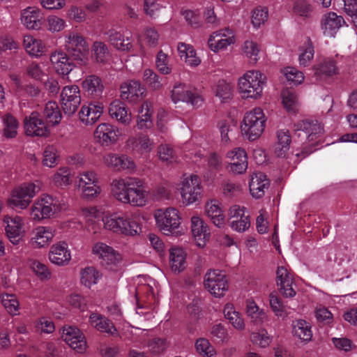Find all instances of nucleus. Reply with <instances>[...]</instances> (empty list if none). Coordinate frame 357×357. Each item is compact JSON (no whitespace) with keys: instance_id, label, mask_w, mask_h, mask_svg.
Here are the masks:
<instances>
[{"instance_id":"1","label":"nucleus","mask_w":357,"mask_h":357,"mask_svg":"<svg viewBox=\"0 0 357 357\" xmlns=\"http://www.w3.org/2000/svg\"><path fill=\"white\" fill-rule=\"evenodd\" d=\"M105 229L116 234L134 236L141 231V227L134 219L126 214L113 213L102 218Z\"/></svg>"},{"instance_id":"2","label":"nucleus","mask_w":357,"mask_h":357,"mask_svg":"<svg viewBox=\"0 0 357 357\" xmlns=\"http://www.w3.org/2000/svg\"><path fill=\"white\" fill-rule=\"evenodd\" d=\"M266 76L258 70H248L238 79L239 93L243 98L257 99L262 95Z\"/></svg>"},{"instance_id":"3","label":"nucleus","mask_w":357,"mask_h":357,"mask_svg":"<svg viewBox=\"0 0 357 357\" xmlns=\"http://www.w3.org/2000/svg\"><path fill=\"white\" fill-rule=\"evenodd\" d=\"M266 119L261 108L257 107L245 113L241 130L250 141L259 138L266 126Z\"/></svg>"},{"instance_id":"4","label":"nucleus","mask_w":357,"mask_h":357,"mask_svg":"<svg viewBox=\"0 0 357 357\" xmlns=\"http://www.w3.org/2000/svg\"><path fill=\"white\" fill-rule=\"evenodd\" d=\"M65 47L78 64L83 65L86 63L89 46L83 36L77 33H69L66 36Z\"/></svg>"},{"instance_id":"5","label":"nucleus","mask_w":357,"mask_h":357,"mask_svg":"<svg viewBox=\"0 0 357 357\" xmlns=\"http://www.w3.org/2000/svg\"><path fill=\"white\" fill-rule=\"evenodd\" d=\"M61 209L59 201L50 195L37 200L31 207V215L33 220L49 218Z\"/></svg>"},{"instance_id":"6","label":"nucleus","mask_w":357,"mask_h":357,"mask_svg":"<svg viewBox=\"0 0 357 357\" xmlns=\"http://www.w3.org/2000/svg\"><path fill=\"white\" fill-rule=\"evenodd\" d=\"M182 202L185 205H190L201 197V181L195 174L184 175L180 188Z\"/></svg>"},{"instance_id":"7","label":"nucleus","mask_w":357,"mask_h":357,"mask_svg":"<svg viewBox=\"0 0 357 357\" xmlns=\"http://www.w3.org/2000/svg\"><path fill=\"white\" fill-rule=\"evenodd\" d=\"M204 287L216 297H221L228 290L226 275L220 270H209L204 276Z\"/></svg>"},{"instance_id":"8","label":"nucleus","mask_w":357,"mask_h":357,"mask_svg":"<svg viewBox=\"0 0 357 357\" xmlns=\"http://www.w3.org/2000/svg\"><path fill=\"white\" fill-rule=\"evenodd\" d=\"M171 98L174 103L178 102H187L195 108L201 107L204 102V99L201 95L195 91H192L183 84L174 85L172 90Z\"/></svg>"},{"instance_id":"9","label":"nucleus","mask_w":357,"mask_h":357,"mask_svg":"<svg viewBox=\"0 0 357 357\" xmlns=\"http://www.w3.org/2000/svg\"><path fill=\"white\" fill-rule=\"evenodd\" d=\"M40 189L39 185L33 183H24L13 190L10 199V204L14 206L24 208Z\"/></svg>"},{"instance_id":"10","label":"nucleus","mask_w":357,"mask_h":357,"mask_svg":"<svg viewBox=\"0 0 357 357\" xmlns=\"http://www.w3.org/2000/svg\"><path fill=\"white\" fill-rule=\"evenodd\" d=\"M226 160V169L234 174H242L248 169V156L243 149L235 148L228 151Z\"/></svg>"},{"instance_id":"11","label":"nucleus","mask_w":357,"mask_h":357,"mask_svg":"<svg viewBox=\"0 0 357 357\" xmlns=\"http://www.w3.org/2000/svg\"><path fill=\"white\" fill-rule=\"evenodd\" d=\"M61 102L65 114H73L81 102L80 90L76 85L66 86L61 93Z\"/></svg>"},{"instance_id":"12","label":"nucleus","mask_w":357,"mask_h":357,"mask_svg":"<svg viewBox=\"0 0 357 357\" xmlns=\"http://www.w3.org/2000/svg\"><path fill=\"white\" fill-rule=\"evenodd\" d=\"M92 252L101 260L102 265L108 269H112L121 260L120 255L113 248L102 242L96 243Z\"/></svg>"},{"instance_id":"13","label":"nucleus","mask_w":357,"mask_h":357,"mask_svg":"<svg viewBox=\"0 0 357 357\" xmlns=\"http://www.w3.org/2000/svg\"><path fill=\"white\" fill-rule=\"evenodd\" d=\"M25 133L28 136L46 137L49 134L47 123L38 112H32L24 119Z\"/></svg>"},{"instance_id":"14","label":"nucleus","mask_w":357,"mask_h":357,"mask_svg":"<svg viewBox=\"0 0 357 357\" xmlns=\"http://www.w3.org/2000/svg\"><path fill=\"white\" fill-rule=\"evenodd\" d=\"M121 97L130 102L135 103L145 96L146 89L139 81L130 80L121 85Z\"/></svg>"},{"instance_id":"15","label":"nucleus","mask_w":357,"mask_h":357,"mask_svg":"<svg viewBox=\"0 0 357 357\" xmlns=\"http://www.w3.org/2000/svg\"><path fill=\"white\" fill-rule=\"evenodd\" d=\"M295 131L298 137L312 142L324 133L323 126L317 121H301L295 124Z\"/></svg>"},{"instance_id":"16","label":"nucleus","mask_w":357,"mask_h":357,"mask_svg":"<svg viewBox=\"0 0 357 357\" xmlns=\"http://www.w3.org/2000/svg\"><path fill=\"white\" fill-rule=\"evenodd\" d=\"M345 24L344 18L334 12H328L322 15L320 26L326 37H335L339 29Z\"/></svg>"},{"instance_id":"17","label":"nucleus","mask_w":357,"mask_h":357,"mask_svg":"<svg viewBox=\"0 0 357 357\" xmlns=\"http://www.w3.org/2000/svg\"><path fill=\"white\" fill-rule=\"evenodd\" d=\"M120 135L118 128L109 123H100L95 130L94 137L102 146L115 144Z\"/></svg>"},{"instance_id":"18","label":"nucleus","mask_w":357,"mask_h":357,"mask_svg":"<svg viewBox=\"0 0 357 357\" xmlns=\"http://www.w3.org/2000/svg\"><path fill=\"white\" fill-rule=\"evenodd\" d=\"M62 338L72 349L77 352L82 353L86 348L85 337L77 328L72 326L64 328Z\"/></svg>"},{"instance_id":"19","label":"nucleus","mask_w":357,"mask_h":357,"mask_svg":"<svg viewBox=\"0 0 357 357\" xmlns=\"http://www.w3.org/2000/svg\"><path fill=\"white\" fill-rule=\"evenodd\" d=\"M235 42L230 29L219 30L213 32L208 40V47L214 52L226 49Z\"/></svg>"},{"instance_id":"20","label":"nucleus","mask_w":357,"mask_h":357,"mask_svg":"<svg viewBox=\"0 0 357 357\" xmlns=\"http://www.w3.org/2000/svg\"><path fill=\"white\" fill-rule=\"evenodd\" d=\"M158 227L164 232H170L180 225L178 211L174 208H169L165 211L155 215Z\"/></svg>"},{"instance_id":"21","label":"nucleus","mask_w":357,"mask_h":357,"mask_svg":"<svg viewBox=\"0 0 357 357\" xmlns=\"http://www.w3.org/2000/svg\"><path fill=\"white\" fill-rule=\"evenodd\" d=\"M104 163L116 171H134L136 165L134 161L126 155L109 153L103 158Z\"/></svg>"},{"instance_id":"22","label":"nucleus","mask_w":357,"mask_h":357,"mask_svg":"<svg viewBox=\"0 0 357 357\" xmlns=\"http://www.w3.org/2000/svg\"><path fill=\"white\" fill-rule=\"evenodd\" d=\"M102 103L91 102L82 105L79 112V120L86 126L94 124L101 116L103 112Z\"/></svg>"},{"instance_id":"23","label":"nucleus","mask_w":357,"mask_h":357,"mask_svg":"<svg viewBox=\"0 0 357 357\" xmlns=\"http://www.w3.org/2000/svg\"><path fill=\"white\" fill-rule=\"evenodd\" d=\"M104 34L111 45L119 50L129 51L132 47L130 33H121L112 28L106 31Z\"/></svg>"},{"instance_id":"24","label":"nucleus","mask_w":357,"mask_h":357,"mask_svg":"<svg viewBox=\"0 0 357 357\" xmlns=\"http://www.w3.org/2000/svg\"><path fill=\"white\" fill-rule=\"evenodd\" d=\"M276 281L279 291L283 296L292 298L296 295V291L292 287L293 277L285 267L279 266L278 268Z\"/></svg>"},{"instance_id":"25","label":"nucleus","mask_w":357,"mask_h":357,"mask_svg":"<svg viewBox=\"0 0 357 357\" xmlns=\"http://www.w3.org/2000/svg\"><path fill=\"white\" fill-rule=\"evenodd\" d=\"M54 236V232L51 227L39 226L31 233L30 243L33 248H42L47 247Z\"/></svg>"},{"instance_id":"26","label":"nucleus","mask_w":357,"mask_h":357,"mask_svg":"<svg viewBox=\"0 0 357 357\" xmlns=\"http://www.w3.org/2000/svg\"><path fill=\"white\" fill-rule=\"evenodd\" d=\"M49 259L52 264L57 266L68 264L71 259V255L67 243L61 241L52 245L49 252Z\"/></svg>"},{"instance_id":"27","label":"nucleus","mask_w":357,"mask_h":357,"mask_svg":"<svg viewBox=\"0 0 357 357\" xmlns=\"http://www.w3.org/2000/svg\"><path fill=\"white\" fill-rule=\"evenodd\" d=\"M128 198L124 204H130L132 206H142L145 205L146 192L144 190L141 180L134 178L128 192Z\"/></svg>"},{"instance_id":"28","label":"nucleus","mask_w":357,"mask_h":357,"mask_svg":"<svg viewBox=\"0 0 357 357\" xmlns=\"http://www.w3.org/2000/svg\"><path fill=\"white\" fill-rule=\"evenodd\" d=\"M3 223L8 238L13 244H18L22 234V219L18 216L15 218L6 216L3 219Z\"/></svg>"},{"instance_id":"29","label":"nucleus","mask_w":357,"mask_h":357,"mask_svg":"<svg viewBox=\"0 0 357 357\" xmlns=\"http://www.w3.org/2000/svg\"><path fill=\"white\" fill-rule=\"evenodd\" d=\"M51 63L57 73L63 75H68L74 68V64L62 51H55L51 54Z\"/></svg>"},{"instance_id":"30","label":"nucleus","mask_w":357,"mask_h":357,"mask_svg":"<svg viewBox=\"0 0 357 357\" xmlns=\"http://www.w3.org/2000/svg\"><path fill=\"white\" fill-rule=\"evenodd\" d=\"M191 229L198 246L202 247L210 237V231L208 225L198 216L191 218Z\"/></svg>"},{"instance_id":"31","label":"nucleus","mask_w":357,"mask_h":357,"mask_svg":"<svg viewBox=\"0 0 357 357\" xmlns=\"http://www.w3.org/2000/svg\"><path fill=\"white\" fill-rule=\"evenodd\" d=\"M21 22L29 29H39L42 25L40 10L36 7H28L21 12Z\"/></svg>"},{"instance_id":"32","label":"nucleus","mask_w":357,"mask_h":357,"mask_svg":"<svg viewBox=\"0 0 357 357\" xmlns=\"http://www.w3.org/2000/svg\"><path fill=\"white\" fill-rule=\"evenodd\" d=\"M169 264L171 271L180 273L186 267V253L179 247H172L169 250Z\"/></svg>"},{"instance_id":"33","label":"nucleus","mask_w":357,"mask_h":357,"mask_svg":"<svg viewBox=\"0 0 357 357\" xmlns=\"http://www.w3.org/2000/svg\"><path fill=\"white\" fill-rule=\"evenodd\" d=\"M269 186V181L266 176L261 172L255 173L251 176L249 183L250 191L252 197L258 199L264 196L265 189Z\"/></svg>"},{"instance_id":"34","label":"nucleus","mask_w":357,"mask_h":357,"mask_svg":"<svg viewBox=\"0 0 357 357\" xmlns=\"http://www.w3.org/2000/svg\"><path fill=\"white\" fill-rule=\"evenodd\" d=\"M127 144L133 152L139 154L148 153L153 147V142L147 135H139L129 138Z\"/></svg>"},{"instance_id":"35","label":"nucleus","mask_w":357,"mask_h":357,"mask_svg":"<svg viewBox=\"0 0 357 357\" xmlns=\"http://www.w3.org/2000/svg\"><path fill=\"white\" fill-rule=\"evenodd\" d=\"M134 178H128L126 179L118 178L114 179L111 183V192L112 195L119 202L124 204L126 202L128 192L130 189V185L132 184Z\"/></svg>"},{"instance_id":"36","label":"nucleus","mask_w":357,"mask_h":357,"mask_svg":"<svg viewBox=\"0 0 357 357\" xmlns=\"http://www.w3.org/2000/svg\"><path fill=\"white\" fill-rule=\"evenodd\" d=\"M82 86L88 96L93 98L100 96L104 90V85L102 79L95 75H91L86 77L82 82Z\"/></svg>"},{"instance_id":"37","label":"nucleus","mask_w":357,"mask_h":357,"mask_svg":"<svg viewBox=\"0 0 357 357\" xmlns=\"http://www.w3.org/2000/svg\"><path fill=\"white\" fill-rule=\"evenodd\" d=\"M89 323L100 332L107 333L112 335L117 334L113 323L100 314L92 313L89 317Z\"/></svg>"},{"instance_id":"38","label":"nucleus","mask_w":357,"mask_h":357,"mask_svg":"<svg viewBox=\"0 0 357 357\" xmlns=\"http://www.w3.org/2000/svg\"><path fill=\"white\" fill-rule=\"evenodd\" d=\"M205 212L215 226L221 227L225 225V215L218 200L207 202L205 204Z\"/></svg>"},{"instance_id":"39","label":"nucleus","mask_w":357,"mask_h":357,"mask_svg":"<svg viewBox=\"0 0 357 357\" xmlns=\"http://www.w3.org/2000/svg\"><path fill=\"white\" fill-rule=\"evenodd\" d=\"M109 114L112 119L124 124H128L131 121V114L128 112V109L124 103L118 100L110 104Z\"/></svg>"},{"instance_id":"40","label":"nucleus","mask_w":357,"mask_h":357,"mask_svg":"<svg viewBox=\"0 0 357 357\" xmlns=\"http://www.w3.org/2000/svg\"><path fill=\"white\" fill-rule=\"evenodd\" d=\"M291 142V136L288 130H280L277 132V141L274 146L275 154L280 158L285 157L289 149Z\"/></svg>"},{"instance_id":"41","label":"nucleus","mask_w":357,"mask_h":357,"mask_svg":"<svg viewBox=\"0 0 357 357\" xmlns=\"http://www.w3.org/2000/svg\"><path fill=\"white\" fill-rule=\"evenodd\" d=\"M246 313L251 321L255 325H261L268 321L266 312L259 308L253 301H248L246 303Z\"/></svg>"},{"instance_id":"42","label":"nucleus","mask_w":357,"mask_h":357,"mask_svg":"<svg viewBox=\"0 0 357 357\" xmlns=\"http://www.w3.org/2000/svg\"><path fill=\"white\" fill-rule=\"evenodd\" d=\"M178 52L181 59H184L187 65L197 66L200 63V59L196 56L193 47L185 43L178 44Z\"/></svg>"},{"instance_id":"43","label":"nucleus","mask_w":357,"mask_h":357,"mask_svg":"<svg viewBox=\"0 0 357 357\" xmlns=\"http://www.w3.org/2000/svg\"><path fill=\"white\" fill-rule=\"evenodd\" d=\"M293 332L296 336L304 341H310L312 337L311 325L303 319H297L292 323Z\"/></svg>"},{"instance_id":"44","label":"nucleus","mask_w":357,"mask_h":357,"mask_svg":"<svg viewBox=\"0 0 357 357\" xmlns=\"http://www.w3.org/2000/svg\"><path fill=\"white\" fill-rule=\"evenodd\" d=\"M137 126L140 129L151 128L152 125L151 116L153 114L152 104L149 101H145L139 111Z\"/></svg>"},{"instance_id":"45","label":"nucleus","mask_w":357,"mask_h":357,"mask_svg":"<svg viewBox=\"0 0 357 357\" xmlns=\"http://www.w3.org/2000/svg\"><path fill=\"white\" fill-rule=\"evenodd\" d=\"M43 116L47 123L52 126L58 124L61 120V114L57 103L54 101L48 102L45 107Z\"/></svg>"},{"instance_id":"46","label":"nucleus","mask_w":357,"mask_h":357,"mask_svg":"<svg viewBox=\"0 0 357 357\" xmlns=\"http://www.w3.org/2000/svg\"><path fill=\"white\" fill-rule=\"evenodd\" d=\"M91 52L93 58L100 63L107 62L110 56L107 45L102 41H95L91 47Z\"/></svg>"},{"instance_id":"47","label":"nucleus","mask_w":357,"mask_h":357,"mask_svg":"<svg viewBox=\"0 0 357 357\" xmlns=\"http://www.w3.org/2000/svg\"><path fill=\"white\" fill-rule=\"evenodd\" d=\"M26 51L31 55L38 56L45 50V46L42 41L33 38L31 36H26L23 41Z\"/></svg>"},{"instance_id":"48","label":"nucleus","mask_w":357,"mask_h":357,"mask_svg":"<svg viewBox=\"0 0 357 357\" xmlns=\"http://www.w3.org/2000/svg\"><path fill=\"white\" fill-rule=\"evenodd\" d=\"M3 135L6 138H14L17 135L18 122L12 115L8 114L3 117Z\"/></svg>"},{"instance_id":"49","label":"nucleus","mask_w":357,"mask_h":357,"mask_svg":"<svg viewBox=\"0 0 357 357\" xmlns=\"http://www.w3.org/2000/svg\"><path fill=\"white\" fill-rule=\"evenodd\" d=\"M71 171L68 167L59 168L52 176V180L54 185L63 188L71 183Z\"/></svg>"},{"instance_id":"50","label":"nucleus","mask_w":357,"mask_h":357,"mask_svg":"<svg viewBox=\"0 0 357 357\" xmlns=\"http://www.w3.org/2000/svg\"><path fill=\"white\" fill-rule=\"evenodd\" d=\"M226 319L237 330L242 331L245 328L244 320L239 312L235 311L231 305H227L224 309Z\"/></svg>"},{"instance_id":"51","label":"nucleus","mask_w":357,"mask_h":357,"mask_svg":"<svg viewBox=\"0 0 357 357\" xmlns=\"http://www.w3.org/2000/svg\"><path fill=\"white\" fill-rule=\"evenodd\" d=\"M215 96L219 98L222 102H226L231 99L233 96V86L225 80H220L214 89Z\"/></svg>"},{"instance_id":"52","label":"nucleus","mask_w":357,"mask_h":357,"mask_svg":"<svg viewBox=\"0 0 357 357\" xmlns=\"http://www.w3.org/2000/svg\"><path fill=\"white\" fill-rule=\"evenodd\" d=\"M243 54L249 59L250 63H256L259 59L260 49L257 43L246 40L242 45Z\"/></svg>"},{"instance_id":"53","label":"nucleus","mask_w":357,"mask_h":357,"mask_svg":"<svg viewBox=\"0 0 357 357\" xmlns=\"http://www.w3.org/2000/svg\"><path fill=\"white\" fill-rule=\"evenodd\" d=\"M158 155L160 160L167 165L176 161V155L173 148L168 144H160L158 147Z\"/></svg>"},{"instance_id":"54","label":"nucleus","mask_w":357,"mask_h":357,"mask_svg":"<svg viewBox=\"0 0 357 357\" xmlns=\"http://www.w3.org/2000/svg\"><path fill=\"white\" fill-rule=\"evenodd\" d=\"M143 80L152 90H160L162 88V83L160 77L151 69H145L143 73Z\"/></svg>"},{"instance_id":"55","label":"nucleus","mask_w":357,"mask_h":357,"mask_svg":"<svg viewBox=\"0 0 357 357\" xmlns=\"http://www.w3.org/2000/svg\"><path fill=\"white\" fill-rule=\"evenodd\" d=\"M250 340L254 344L265 348L271 344L272 338L268 335L267 331L263 328L257 332L252 333Z\"/></svg>"},{"instance_id":"56","label":"nucleus","mask_w":357,"mask_h":357,"mask_svg":"<svg viewBox=\"0 0 357 357\" xmlns=\"http://www.w3.org/2000/svg\"><path fill=\"white\" fill-rule=\"evenodd\" d=\"M29 266L31 270L40 280L50 279L51 272L45 264L38 260L32 259L29 261Z\"/></svg>"},{"instance_id":"57","label":"nucleus","mask_w":357,"mask_h":357,"mask_svg":"<svg viewBox=\"0 0 357 357\" xmlns=\"http://www.w3.org/2000/svg\"><path fill=\"white\" fill-rule=\"evenodd\" d=\"M287 80L294 85L299 84L304 80L303 73L294 67H287L281 70Z\"/></svg>"},{"instance_id":"58","label":"nucleus","mask_w":357,"mask_h":357,"mask_svg":"<svg viewBox=\"0 0 357 357\" xmlns=\"http://www.w3.org/2000/svg\"><path fill=\"white\" fill-rule=\"evenodd\" d=\"M98 278V273L93 266L86 267L81 271V282L86 287L96 284Z\"/></svg>"},{"instance_id":"59","label":"nucleus","mask_w":357,"mask_h":357,"mask_svg":"<svg viewBox=\"0 0 357 357\" xmlns=\"http://www.w3.org/2000/svg\"><path fill=\"white\" fill-rule=\"evenodd\" d=\"M268 17L267 8L257 6L252 13V23L255 27L258 28L268 20Z\"/></svg>"},{"instance_id":"60","label":"nucleus","mask_w":357,"mask_h":357,"mask_svg":"<svg viewBox=\"0 0 357 357\" xmlns=\"http://www.w3.org/2000/svg\"><path fill=\"white\" fill-rule=\"evenodd\" d=\"M1 303L8 313L10 314H17L19 303L15 295L10 294H2Z\"/></svg>"},{"instance_id":"61","label":"nucleus","mask_w":357,"mask_h":357,"mask_svg":"<svg viewBox=\"0 0 357 357\" xmlns=\"http://www.w3.org/2000/svg\"><path fill=\"white\" fill-rule=\"evenodd\" d=\"M314 50L312 43L310 38L305 44V49L299 56V63L303 66H309L314 57Z\"/></svg>"},{"instance_id":"62","label":"nucleus","mask_w":357,"mask_h":357,"mask_svg":"<svg viewBox=\"0 0 357 357\" xmlns=\"http://www.w3.org/2000/svg\"><path fill=\"white\" fill-rule=\"evenodd\" d=\"M195 347L197 352L202 355L208 357H214L215 351L209 342L204 338H199L195 343Z\"/></svg>"},{"instance_id":"63","label":"nucleus","mask_w":357,"mask_h":357,"mask_svg":"<svg viewBox=\"0 0 357 357\" xmlns=\"http://www.w3.org/2000/svg\"><path fill=\"white\" fill-rule=\"evenodd\" d=\"M58 158L57 151L53 146H48L45 148L43 153V164L49 167H54L56 165Z\"/></svg>"},{"instance_id":"64","label":"nucleus","mask_w":357,"mask_h":357,"mask_svg":"<svg viewBox=\"0 0 357 357\" xmlns=\"http://www.w3.org/2000/svg\"><path fill=\"white\" fill-rule=\"evenodd\" d=\"M168 347L166 340L155 337L148 344L149 351L154 354H159L163 352Z\"/></svg>"}]
</instances>
